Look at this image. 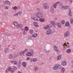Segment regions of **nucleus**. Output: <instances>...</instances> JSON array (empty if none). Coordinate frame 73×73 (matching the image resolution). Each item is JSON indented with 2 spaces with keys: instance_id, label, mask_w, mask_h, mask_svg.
<instances>
[{
  "instance_id": "nucleus-1",
  "label": "nucleus",
  "mask_w": 73,
  "mask_h": 73,
  "mask_svg": "<svg viewBox=\"0 0 73 73\" xmlns=\"http://www.w3.org/2000/svg\"><path fill=\"white\" fill-rule=\"evenodd\" d=\"M55 31V30L54 29L52 30L50 29H49L47 30L46 34L47 35H50V34H53V33H54Z\"/></svg>"
},
{
  "instance_id": "nucleus-2",
  "label": "nucleus",
  "mask_w": 73,
  "mask_h": 73,
  "mask_svg": "<svg viewBox=\"0 0 73 73\" xmlns=\"http://www.w3.org/2000/svg\"><path fill=\"white\" fill-rule=\"evenodd\" d=\"M61 65L59 64H56L53 67V69L54 70H58L59 68H60Z\"/></svg>"
},
{
  "instance_id": "nucleus-3",
  "label": "nucleus",
  "mask_w": 73,
  "mask_h": 73,
  "mask_svg": "<svg viewBox=\"0 0 73 73\" xmlns=\"http://www.w3.org/2000/svg\"><path fill=\"white\" fill-rule=\"evenodd\" d=\"M36 16L38 18H41L42 17V13H38L36 14Z\"/></svg>"
},
{
  "instance_id": "nucleus-4",
  "label": "nucleus",
  "mask_w": 73,
  "mask_h": 73,
  "mask_svg": "<svg viewBox=\"0 0 73 73\" xmlns=\"http://www.w3.org/2000/svg\"><path fill=\"white\" fill-rule=\"evenodd\" d=\"M50 23L52 24L54 28L56 27V24L57 23H56V22L54 21H52L50 22Z\"/></svg>"
},
{
  "instance_id": "nucleus-5",
  "label": "nucleus",
  "mask_w": 73,
  "mask_h": 73,
  "mask_svg": "<svg viewBox=\"0 0 73 73\" xmlns=\"http://www.w3.org/2000/svg\"><path fill=\"white\" fill-rule=\"evenodd\" d=\"M54 49L55 51V52H57V54H58L59 52H58V47H57V46L55 45H54Z\"/></svg>"
},
{
  "instance_id": "nucleus-6",
  "label": "nucleus",
  "mask_w": 73,
  "mask_h": 73,
  "mask_svg": "<svg viewBox=\"0 0 73 73\" xmlns=\"http://www.w3.org/2000/svg\"><path fill=\"white\" fill-rule=\"evenodd\" d=\"M50 12L51 13H54V9L53 8V6H52L50 8Z\"/></svg>"
},
{
  "instance_id": "nucleus-7",
  "label": "nucleus",
  "mask_w": 73,
  "mask_h": 73,
  "mask_svg": "<svg viewBox=\"0 0 73 73\" xmlns=\"http://www.w3.org/2000/svg\"><path fill=\"white\" fill-rule=\"evenodd\" d=\"M4 3L5 4L8 5H11V3H10V2L7 1L4 2Z\"/></svg>"
},
{
  "instance_id": "nucleus-8",
  "label": "nucleus",
  "mask_w": 73,
  "mask_h": 73,
  "mask_svg": "<svg viewBox=\"0 0 73 73\" xmlns=\"http://www.w3.org/2000/svg\"><path fill=\"white\" fill-rule=\"evenodd\" d=\"M67 62L65 61H63L62 62L61 65L63 66H65L66 65Z\"/></svg>"
},
{
  "instance_id": "nucleus-9",
  "label": "nucleus",
  "mask_w": 73,
  "mask_h": 73,
  "mask_svg": "<svg viewBox=\"0 0 73 73\" xmlns=\"http://www.w3.org/2000/svg\"><path fill=\"white\" fill-rule=\"evenodd\" d=\"M9 67V71H10L12 73H14V72H15V70L13 68H11L10 67Z\"/></svg>"
},
{
  "instance_id": "nucleus-10",
  "label": "nucleus",
  "mask_w": 73,
  "mask_h": 73,
  "mask_svg": "<svg viewBox=\"0 0 73 73\" xmlns=\"http://www.w3.org/2000/svg\"><path fill=\"white\" fill-rule=\"evenodd\" d=\"M58 4H59V2H57L53 5V7L54 8H56L57 5Z\"/></svg>"
},
{
  "instance_id": "nucleus-11",
  "label": "nucleus",
  "mask_w": 73,
  "mask_h": 73,
  "mask_svg": "<svg viewBox=\"0 0 73 73\" xmlns=\"http://www.w3.org/2000/svg\"><path fill=\"white\" fill-rule=\"evenodd\" d=\"M56 26H57L58 28H61V27H62L60 23H56Z\"/></svg>"
},
{
  "instance_id": "nucleus-12",
  "label": "nucleus",
  "mask_w": 73,
  "mask_h": 73,
  "mask_svg": "<svg viewBox=\"0 0 73 73\" xmlns=\"http://www.w3.org/2000/svg\"><path fill=\"white\" fill-rule=\"evenodd\" d=\"M38 67L37 66H35L34 68V70L35 72H37V71H38Z\"/></svg>"
},
{
  "instance_id": "nucleus-13",
  "label": "nucleus",
  "mask_w": 73,
  "mask_h": 73,
  "mask_svg": "<svg viewBox=\"0 0 73 73\" xmlns=\"http://www.w3.org/2000/svg\"><path fill=\"white\" fill-rule=\"evenodd\" d=\"M32 55V54L29 52H27L26 54V55L27 56H29L30 57V56H31Z\"/></svg>"
},
{
  "instance_id": "nucleus-14",
  "label": "nucleus",
  "mask_w": 73,
  "mask_h": 73,
  "mask_svg": "<svg viewBox=\"0 0 73 73\" xmlns=\"http://www.w3.org/2000/svg\"><path fill=\"white\" fill-rule=\"evenodd\" d=\"M61 56H62L61 55H58L57 58V60H60V59H61Z\"/></svg>"
},
{
  "instance_id": "nucleus-15",
  "label": "nucleus",
  "mask_w": 73,
  "mask_h": 73,
  "mask_svg": "<svg viewBox=\"0 0 73 73\" xmlns=\"http://www.w3.org/2000/svg\"><path fill=\"white\" fill-rule=\"evenodd\" d=\"M34 25L35 26V27L36 28L37 27H38V25L37 24V23L36 22H34L33 23Z\"/></svg>"
},
{
  "instance_id": "nucleus-16",
  "label": "nucleus",
  "mask_w": 73,
  "mask_h": 73,
  "mask_svg": "<svg viewBox=\"0 0 73 73\" xmlns=\"http://www.w3.org/2000/svg\"><path fill=\"white\" fill-rule=\"evenodd\" d=\"M38 35L37 33H34V34H33L32 35V37H37V36H38Z\"/></svg>"
},
{
  "instance_id": "nucleus-17",
  "label": "nucleus",
  "mask_w": 73,
  "mask_h": 73,
  "mask_svg": "<svg viewBox=\"0 0 73 73\" xmlns=\"http://www.w3.org/2000/svg\"><path fill=\"white\" fill-rule=\"evenodd\" d=\"M31 19L33 20H34L35 21H38V20L37 19L36 17H31Z\"/></svg>"
},
{
  "instance_id": "nucleus-18",
  "label": "nucleus",
  "mask_w": 73,
  "mask_h": 73,
  "mask_svg": "<svg viewBox=\"0 0 73 73\" xmlns=\"http://www.w3.org/2000/svg\"><path fill=\"white\" fill-rule=\"evenodd\" d=\"M13 57V55L12 54H10L9 56V58L10 59H12Z\"/></svg>"
},
{
  "instance_id": "nucleus-19",
  "label": "nucleus",
  "mask_w": 73,
  "mask_h": 73,
  "mask_svg": "<svg viewBox=\"0 0 73 73\" xmlns=\"http://www.w3.org/2000/svg\"><path fill=\"white\" fill-rule=\"evenodd\" d=\"M22 65L24 67H26L27 66V63L25 62H23L22 63Z\"/></svg>"
},
{
  "instance_id": "nucleus-20",
  "label": "nucleus",
  "mask_w": 73,
  "mask_h": 73,
  "mask_svg": "<svg viewBox=\"0 0 73 73\" xmlns=\"http://www.w3.org/2000/svg\"><path fill=\"white\" fill-rule=\"evenodd\" d=\"M29 52H30L32 54H33V53H34V50H33L32 49H31L30 50Z\"/></svg>"
},
{
  "instance_id": "nucleus-21",
  "label": "nucleus",
  "mask_w": 73,
  "mask_h": 73,
  "mask_svg": "<svg viewBox=\"0 0 73 73\" xmlns=\"http://www.w3.org/2000/svg\"><path fill=\"white\" fill-rule=\"evenodd\" d=\"M40 21V22H42V23H43L45 21V19L44 18H40L39 19Z\"/></svg>"
},
{
  "instance_id": "nucleus-22",
  "label": "nucleus",
  "mask_w": 73,
  "mask_h": 73,
  "mask_svg": "<svg viewBox=\"0 0 73 73\" xmlns=\"http://www.w3.org/2000/svg\"><path fill=\"white\" fill-rule=\"evenodd\" d=\"M29 33L31 34H33L34 33V31L33 29H31L29 31Z\"/></svg>"
},
{
  "instance_id": "nucleus-23",
  "label": "nucleus",
  "mask_w": 73,
  "mask_h": 73,
  "mask_svg": "<svg viewBox=\"0 0 73 73\" xmlns=\"http://www.w3.org/2000/svg\"><path fill=\"white\" fill-rule=\"evenodd\" d=\"M23 27L22 25H19L17 26V28H21Z\"/></svg>"
},
{
  "instance_id": "nucleus-24",
  "label": "nucleus",
  "mask_w": 73,
  "mask_h": 73,
  "mask_svg": "<svg viewBox=\"0 0 73 73\" xmlns=\"http://www.w3.org/2000/svg\"><path fill=\"white\" fill-rule=\"evenodd\" d=\"M24 53L25 52L23 51H21L20 52L19 55L21 56L23 55V54H24Z\"/></svg>"
},
{
  "instance_id": "nucleus-25",
  "label": "nucleus",
  "mask_w": 73,
  "mask_h": 73,
  "mask_svg": "<svg viewBox=\"0 0 73 73\" xmlns=\"http://www.w3.org/2000/svg\"><path fill=\"white\" fill-rule=\"evenodd\" d=\"M21 66V63L20 62H19L17 64V66L18 68H20V67Z\"/></svg>"
},
{
  "instance_id": "nucleus-26",
  "label": "nucleus",
  "mask_w": 73,
  "mask_h": 73,
  "mask_svg": "<svg viewBox=\"0 0 73 73\" xmlns=\"http://www.w3.org/2000/svg\"><path fill=\"white\" fill-rule=\"evenodd\" d=\"M18 15H22V12L20 11H19L17 13Z\"/></svg>"
},
{
  "instance_id": "nucleus-27",
  "label": "nucleus",
  "mask_w": 73,
  "mask_h": 73,
  "mask_svg": "<svg viewBox=\"0 0 73 73\" xmlns=\"http://www.w3.org/2000/svg\"><path fill=\"white\" fill-rule=\"evenodd\" d=\"M13 24L15 26H17L18 25V23H17V22L14 21L13 22Z\"/></svg>"
},
{
  "instance_id": "nucleus-28",
  "label": "nucleus",
  "mask_w": 73,
  "mask_h": 73,
  "mask_svg": "<svg viewBox=\"0 0 73 73\" xmlns=\"http://www.w3.org/2000/svg\"><path fill=\"white\" fill-rule=\"evenodd\" d=\"M43 7L44 9H46V3H45L43 4Z\"/></svg>"
},
{
  "instance_id": "nucleus-29",
  "label": "nucleus",
  "mask_w": 73,
  "mask_h": 73,
  "mask_svg": "<svg viewBox=\"0 0 73 73\" xmlns=\"http://www.w3.org/2000/svg\"><path fill=\"white\" fill-rule=\"evenodd\" d=\"M70 8V7L69 6H65V9H69Z\"/></svg>"
},
{
  "instance_id": "nucleus-30",
  "label": "nucleus",
  "mask_w": 73,
  "mask_h": 73,
  "mask_svg": "<svg viewBox=\"0 0 73 73\" xmlns=\"http://www.w3.org/2000/svg\"><path fill=\"white\" fill-rule=\"evenodd\" d=\"M8 72H9V67L5 71V73H8Z\"/></svg>"
},
{
  "instance_id": "nucleus-31",
  "label": "nucleus",
  "mask_w": 73,
  "mask_h": 73,
  "mask_svg": "<svg viewBox=\"0 0 73 73\" xmlns=\"http://www.w3.org/2000/svg\"><path fill=\"white\" fill-rule=\"evenodd\" d=\"M69 36V35H68V34H66V33H65L64 34V37H67Z\"/></svg>"
},
{
  "instance_id": "nucleus-32",
  "label": "nucleus",
  "mask_w": 73,
  "mask_h": 73,
  "mask_svg": "<svg viewBox=\"0 0 73 73\" xmlns=\"http://www.w3.org/2000/svg\"><path fill=\"white\" fill-rule=\"evenodd\" d=\"M61 72L62 73H64L65 72V68H62L61 70Z\"/></svg>"
},
{
  "instance_id": "nucleus-33",
  "label": "nucleus",
  "mask_w": 73,
  "mask_h": 73,
  "mask_svg": "<svg viewBox=\"0 0 73 73\" xmlns=\"http://www.w3.org/2000/svg\"><path fill=\"white\" fill-rule=\"evenodd\" d=\"M71 52V50L68 49L66 51V53H70Z\"/></svg>"
},
{
  "instance_id": "nucleus-34",
  "label": "nucleus",
  "mask_w": 73,
  "mask_h": 73,
  "mask_svg": "<svg viewBox=\"0 0 73 73\" xmlns=\"http://www.w3.org/2000/svg\"><path fill=\"white\" fill-rule=\"evenodd\" d=\"M18 56L17 54V53H15V54L14 55V59H15V58H16L17 57V56Z\"/></svg>"
},
{
  "instance_id": "nucleus-35",
  "label": "nucleus",
  "mask_w": 73,
  "mask_h": 73,
  "mask_svg": "<svg viewBox=\"0 0 73 73\" xmlns=\"http://www.w3.org/2000/svg\"><path fill=\"white\" fill-rule=\"evenodd\" d=\"M37 61V59L36 58H33V62H36Z\"/></svg>"
},
{
  "instance_id": "nucleus-36",
  "label": "nucleus",
  "mask_w": 73,
  "mask_h": 73,
  "mask_svg": "<svg viewBox=\"0 0 73 73\" xmlns=\"http://www.w3.org/2000/svg\"><path fill=\"white\" fill-rule=\"evenodd\" d=\"M5 53H8V48H6L5 51Z\"/></svg>"
},
{
  "instance_id": "nucleus-37",
  "label": "nucleus",
  "mask_w": 73,
  "mask_h": 73,
  "mask_svg": "<svg viewBox=\"0 0 73 73\" xmlns=\"http://www.w3.org/2000/svg\"><path fill=\"white\" fill-rule=\"evenodd\" d=\"M70 23H71V24H73V18H70Z\"/></svg>"
},
{
  "instance_id": "nucleus-38",
  "label": "nucleus",
  "mask_w": 73,
  "mask_h": 73,
  "mask_svg": "<svg viewBox=\"0 0 73 73\" xmlns=\"http://www.w3.org/2000/svg\"><path fill=\"white\" fill-rule=\"evenodd\" d=\"M69 15L70 16H72V12H71V11L70 10L69 11Z\"/></svg>"
},
{
  "instance_id": "nucleus-39",
  "label": "nucleus",
  "mask_w": 73,
  "mask_h": 73,
  "mask_svg": "<svg viewBox=\"0 0 73 73\" xmlns=\"http://www.w3.org/2000/svg\"><path fill=\"white\" fill-rule=\"evenodd\" d=\"M6 36H11V35L9 33H7L5 34Z\"/></svg>"
},
{
  "instance_id": "nucleus-40",
  "label": "nucleus",
  "mask_w": 73,
  "mask_h": 73,
  "mask_svg": "<svg viewBox=\"0 0 73 73\" xmlns=\"http://www.w3.org/2000/svg\"><path fill=\"white\" fill-rule=\"evenodd\" d=\"M31 38L32 39H33V37H32V36H29L28 38V40H30Z\"/></svg>"
},
{
  "instance_id": "nucleus-41",
  "label": "nucleus",
  "mask_w": 73,
  "mask_h": 73,
  "mask_svg": "<svg viewBox=\"0 0 73 73\" xmlns=\"http://www.w3.org/2000/svg\"><path fill=\"white\" fill-rule=\"evenodd\" d=\"M25 31H28L29 29V28H28V27H25Z\"/></svg>"
},
{
  "instance_id": "nucleus-42",
  "label": "nucleus",
  "mask_w": 73,
  "mask_h": 73,
  "mask_svg": "<svg viewBox=\"0 0 73 73\" xmlns=\"http://www.w3.org/2000/svg\"><path fill=\"white\" fill-rule=\"evenodd\" d=\"M17 63H18V62H17V61H14V65H17Z\"/></svg>"
},
{
  "instance_id": "nucleus-43",
  "label": "nucleus",
  "mask_w": 73,
  "mask_h": 73,
  "mask_svg": "<svg viewBox=\"0 0 73 73\" xmlns=\"http://www.w3.org/2000/svg\"><path fill=\"white\" fill-rule=\"evenodd\" d=\"M66 42H65L64 44L63 45V48H65V47H66Z\"/></svg>"
},
{
  "instance_id": "nucleus-44",
  "label": "nucleus",
  "mask_w": 73,
  "mask_h": 73,
  "mask_svg": "<svg viewBox=\"0 0 73 73\" xmlns=\"http://www.w3.org/2000/svg\"><path fill=\"white\" fill-rule=\"evenodd\" d=\"M13 9L14 10H17V9H18V8H17V7L15 6L13 7Z\"/></svg>"
},
{
  "instance_id": "nucleus-45",
  "label": "nucleus",
  "mask_w": 73,
  "mask_h": 73,
  "mask_svg": "<svg viewBox=\"0 0 73 73\" xmlns=\"http://www.w3.org/2000/svg\"><path fill=\"white\" fill-rule=\"evenodd\" d=\"M62 9L63 10H65V6H63L62 7Z\"/></svg>"
},
{
  "instance_id": "nucleus-46",
  "label": "nucleus",
  "mask_w": 73,
  "mask_h": 73,
  "mask_svg": "<svg viewBox=\"0 0 73 73\" xmlns=\"http://www.w3.org/2000/svg\"><path fill=\"white\" fill-rule=\"evenodd\" d=\"M48 26L49 27V28H52V27H53V25H50V24H48Z\"/></svg>"
},
{
  "instance_id": "nucleus-47",
  "label": "nucleus",
  "mask_w": 73,
  "mask_h": 73,
  "mask_svg": "<svg viewBox=\"0 0 73 73\" xmlns=\"http://www.w3.org/2000/svg\"><path fill=\"white\" fill-rule=\"evenodd\" d=\"M23 51L24 52V53H25V52H27L28 51V49L25 48V50H23Z\"/></svg>"
},
{
  "instance_id": "nucleus-48",
  "label": "nucleus",
  "mask_w": 73,
  "mask_h": 73,
  "mask_svg": "<svg viewBox=\"0 0 73 73\" xmlns=\"http://www.w3.org/2000/svg\"><path fill=\"white\" fill-rule=\"evenodd\" d=\"M70 47V46H66V47H65L64 48H63L64 50H65L66 48H69V47Z\"/></svg>"
},
{
  "instance_id": "nucleus-49",
  "label": "nucleus",
  "mask_w": 73,
  "mask_h": 73,
  "mask_svg": "<svg viewBox=\"0 0 73 73\" xmlns=\"http://www.w3.org/2000/svg\"><path fill=\"white\" fill-rule=\"evenodd\" d=\"M69 25V22H67L65 24V25L66 27H67V26H68Z\"/></svg>"
},
{
  "instance_id": "nucleus-50",
  "label": "nucleus",
  "mask_w": 73,
  "mask_h": 73,
  "mask_svg": "<svg viewBox=\"0 0 73 73\" xmlns=\"http://www.w3.org/2000/svg\"><path fill=\"white\" fill-rule=\"evenodd\" d=\"M66 34H67L68 35H70V32L69 31H67L66 33H65Z\"/></svg>"
},
{
  "instance_id": "nucleus-51",
  "label": "nucleus",
  "mask_w": 73,
  "mask_h": 73,
  "mask_svg": "<svg viewBox=\"0 0 73 73\" xmlns=\"http://www.w3.org/2000/svg\"><path fill=\"white\" fill-rule=\"evenodd\" d=\"M21 31H23V32H25V30H24L23 28H21Z\"/></svg>"
},
{
  "instance_id": "nucleus-52",
  "label": "nucleus",
  "mask_w": 73,
  "mask_h": 73,
  "mask_svg": "<svg viewBox=\"0 0 73 73\" xmlns=\"http://www.w3.org/2000/svg\"><path fill=\"white\" fill-rule=\"evenodd\" d=\"M49 28V25H48L46 26V29H48Z\"/></svg>"
},
{
  "instance_id": "nucleus-53",
  "label": "nucleus",
  "mask_w": 73,
  "mask_h": 73,
  "mask_svg": "<svg viewBox=\"0 0 73 73\" xmlns=\"http://www.w3.org/2000/svg\"><path fill=\"white\" fill-rule=\"evenodd\" d=\"M23 34L24 35H26L27 34V32L24 31V32H23Z\"/></svg>"
},
{
  "instance_id": "nucleus-54",
  "label": "nucleus",
  "mask_w": 73,
  "mask_h": 73,
  "mask_svg": "<svg viewBox=\"0 0 73 73\" xmlns=\"http://www.w3.org/2000/svg\"><path fill=\"white\" fill-rule=\"evenodd\" d=\"M13 69L15 70H16V69H17V67H16L15 66H14L13 67Z\"/></svg>"
},
{
  "instance_id": "nucleus-55",
  "label": "nucleus",
  "mask_w": 73,
  "mask_h": 73,
  "mask_svg": "<svg viewBox=\"0 0 73 73\" xmlns=\"http://www.w3.org/2000/svg\"><path fill=\"white\" fill-rule=\"evenodd\" d=\"M14 16H18V15L17 13L14 14Z\"/></svg>"
},
{
  "instance_id": "nucleus-56",
  "label": "nucleus",
  "mask_w": 73,
  "mask_h": 73,
  "mask_svg": "<svg viewBox=\"0 0 73 73\" xmlns=\"http://www.w3.org/2000/svg\"><path fill=\"white\" fill-rule=\"evenodd\" d=\"M60 6H61V7H62L63 6V5L62 4V3H60Z\"/></svg>"
},
{
  "instance_id": "nucleus-57",
  "label": "nucleus",
  "mask_w": 73,
  "mask_h": 73,
  "mask_svg": "<svg viewBox=\"0 0 73 73\" xmlns=\"http://www.w3.org/2000/svg\"><path fill=\"white\" fill-rule=\"evenodd\" d=\"M49 7L48 6H46V9H49Z\"/></svg>"
},
{
  "instance_id": "nucleus-58",
  "label": "nucleus",
  "mask_w": 73,
  "mask_h": 73,
  "mask_svg": "<svg viewBox=\"0 0 73 73\" xmlns=\"http://www.w3.org/2000/svg\"><path fill=\"white\" fill-rule=\"evenodd\" d=\"M62 24H64V23H65V21H64V20L62 21Z\"/></svg>"
},
{
  "instance_id": "nucleus-59",
  "label": "nucleus",
  "mask_w": 73,
  "mask_h": 73,
  "mask_svg": "<svg viewBox=\"0 0 73 73\" xmlns=\"http://www.w3.org/2000/svg\"><path fill=\"white\" fill-rule=\"evenodd\" d=\"M5 9H8V7H7V6H6L5 7Z\"/></svg>"
},
{
  "instance_id": "nucleus-60",
  "label": "nucleus",
  "mask_w": 73,
  "mask_h": 73,
  "mask_svg": "<svg viewBox=\"0 0 73 73\" xmlns=\"http://www.w3.org/2000/svg\"><path fill=\"white\" fill-rule=\"evenodd\" d=\"M26 59H27V60H30V58L27 57V58Z\"/></svg>"
},
{
  "instance_id": "nucleus-61",
  "label": "nucleus",
  "mask_w": 73,
  "mask_h": 73,
  "mask_svg": "<svg viewBox=\"0 0 73 73\" xmlns=\"http://www.w3.org/2000/svg\"><path fill=\"white\" fill-rule=\"evenodd\" d=\"M10 62L12 64H14V61H10Z\"/></svg>"
},
{
  "instance_id": "nucleus-62",
  "label": "nucleus",
  "mask_w": 73,
  "mask_h": 73,
  "mask_svg": "<svg viewBox=\"0 0 73 73\" xmlns=\"http://www.w3.org/2000/svg\"><path fill=\"white\" fill-rule=\"evenodd\" d=\"M37 11H40V9L38 8H37Z\"/></svg>"
},
{
  "instance_id": "nucleus-63",
  "label": "nucleus",
  "mask_w": 73,
  "mask_h": 73,
  "mask_svg": "<svg viewBox=\"0 0 73 73\" xmlns=\"http://www.w3.org/2000/svg\"><path fill=\"white\" fill-rule=\"evenodd\" d=\"M30 62H32V61H33V58H32V59H31V60H30Z\"/></svg>"
},
{
  "instance_id": "nucleus-64",
  "label": "nucleus",
  "mask_w": 73,
  "mask_h": 73,
  "mask_svg": "<svg viewBox=\"0 0 73 73\" xmlns=\"http://www.w3.org/2000/svg\"><path fill=\"white\" fill-rule=\"evenodd\" d=\"M70 1L71 3H72L73 1L72 0H70Z\"/></svg>"
}]
</instances>
